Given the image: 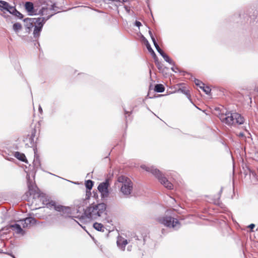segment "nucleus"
Segmentation results:
<instances>
[{"label":"nucleus","instance_id":"nucleus-1","mask_svg":"<svg viewBox=\"0 0 258 258\" xmlns=\"http://www.w3.org/2000/svg\"><path fill=\"white\" fill-rule=\"evenodd\" d=\"M55 13V12L46 17L25 19L24 22L25 23V27H26V31L29 33L32 28L34 27L33 33V37L35 38H38L46 21L53 16Z\"/></svg>","mask_w":258,"mask_h":258},{"label":"nucleus","instance_id":"nucleus-2","mask_svg":"<svg viewBox=\"0 0 258 258\" xmlns=\"http://www.w3.org/2000/svg\"><path fill=\"white\" fill-rule=\"evenodd\" d=\"M218 116L223 123L229 126L242 124L244 122V118L240 114L227 110H223Z\"/></svg>","mask_w":258,"mask_h":258},{"label":"nucleus","instance_id":"nucleus-3","mask_svg":"<svg viewBox=\"0 0 258 258\" xmlns=\"http://www.w3.org/2000/svg\"><path fill=\"white\" fill-rule=\"evenodd\" d=\"M106 206L104 203L91 205L84 211V215L88 219L96 220L105 214Z\"/></svg>","mask_w":258,"mask_h":258},{"label":"nucleus","instance_id":"nucleus-4","mask_svg":"<svg viewBox=\"0 0 258 258\" xmlns=\"http://www.w3.org/2000/svg\"><path fill=\"white\" fill-rule=\"evenodd\" d=\"M141 168L147 172H151L156 178H158L159 182L165 187L168 189L173 188V185L169 180L164 176V175L159 170L155 168L153 166H149L146 165H142Z\"/></svg>","mask_w":258,"mask_h":258},{"label":"nucleus","instance_id":"nucleus-5","mask_svg":"<svg viewBox=\"0 0 258 258\" xmlns=\"http://www.w3.org/2000/svg\"><path fill=\"white\" fill-rule=\"evenodd\" d=\"M115 185L120 188V191L125 196H129L133 190V183L131 180L125 176H118Z\"/></svg>","mask_w":258,"mask_h":258},{"label":"nucleus","instance_id":"nucleus-6","mask_svg":"<svg viewBox=\"0 0 258 258\" xmlns=\"http://www.w3.org/2000/svg\"><path fill=\"white\" fill-rule=\"evenodd\" d=\"M46 206L50 209H54L59 212L60 213L59 215L65 218L71 217V210L69 207L57 205L55 202L52 200L48 201L46 204Z\"/></svg>","mask_w":258,"mask_h":258},{"label":"nucleus","instance_id":"nucleus-7","mask_svg":"<svg viewBox=\"0 0 258 258\" xmlns=\"http://www.w3.org/2000/svg\"><path fill=\"white\" fill-rule=\"evenodd\" d=\"M157 221L160 224L169 228L177 229L180 227V224L178 220L171 216H163L157 218Z\"/></svg>","mask_w":258,"mask_h":258},{"label":"nucleus","instance_id":"nucleus-8","mask_svg":"<svg viewBox=\"0 0 258 258\" xmlns=\"http://www.w3.org/2000/svg\"><path fill=\"white\" fill-rule=\"evenodd\" d=\"M55 8L56 7L54 4L50 6L48 4L45 5L41 7V8H38V13L39 14H37V15L43 16L48 15L47 17H48L54 12H55L54 14H55L58 12V11L55 9Z\"/></svg>","mask_w":258,"mask_h":258},{"label":"nucleus","instance_id":"nucleus-9","mask_svg":"<svg viewBox=\"0 0 258 258\" xmlns=\"http://www.w3.org/2000/svg\"><path fill=\"white\" fill-rule=\"evenodd\" d=\"M109 185L108 179H107L104 182L100 183L98 186V189L101 192L103 198H107L109 195L108 186Z\"/></svg>","mask_w":258,"mask_h":258},{"label":"nucleus","instance_id":"nucleus-10","mask_svg":"<svg viewBox=\"0 0 258 258\" xmlns=\"http://www.w3.org/2000/svg\"><path fill=\"white\" fill-rule=\"evenodd\" d=\"M25 7L30 15H37L39 7L31 2L25 3Z\"/></svg>","mask_w":258,"mask_h":258},{"label":"nucleus","instance_id":"nucleus-11","mask_svg":"<svg viewBox=\"0 0 258 258\" xmlns=\"http://www.w3.org/2000/svg\"><path fill=\"white\" fill-rule=\"evenodd\" d=\"M27 179L30 195H34V196L36 195L37 197H40L41 194H40L38 191V188L33 184V182L30 180V176L28 175H27Z\"/></svg>","mask_w":258,"mask_h":258},{"label":"nucleus","instance_id":"nucleus-12","mask_svg":"<svg viewBox=\"0 0 258 258\" xmlns=\"http://www.w3.org/2000/svg\"><path fill=\"white\" fill-rule=\"evenodd\" d=\"M23 228L30 227L31 225L36 223V220L33 217H27L25 219L21 220Z\"/></svg>","mask_w":258,"mask_h":258},{"label":"nucleus","instance_id":"nucleus-13","mask_svg":"<svg viewBox=\"0 0 258 258\" xmlns=\"http://www.w3.org/2000/svg\"><path fill=\"white\" fill-rule=\"evenodd\" d=\"M11 229L17 234L24 235L25 233V231L21 228V226L17 223L11 224L10 225Z\"/></svg>","mask_w":258,"mask_h":258},{"label":"nucleus","instance_id":"nucleus-14","mask_svg":"<svg viewBox=\"0 0 258 258\" xmlns=\"http://www.w3.org/2000/svg\"><path fill=\"white\" fill-rule=\"evenodd\" d=\"M116 242L117 246L121 250H124L125 246L128 243L127 240L121 236H118L117 237Z\"/></svg>","mask_w":258,"mask_h":258},{"label":"nucleus","instance_id":"nucleus-15","mask_svg":"<svg viewBox=\"0 0 258 258\" xmlns=\"http://www.w3.org/2000/svg\"><path fill=\"white\" fill-rule=\"evenodd\" d=\"M13 6H10L9 4L4 1H0V10L3 12L7 11L10 13L13 9Z\"/></svg>","mask_w":258,"mask_h":258},{"label":"nucleus","instance_id":"nucleus-16","mask_svg":"<svg viewBox=\"0 0 258 258\" xmlns=\"http://www.w3.org/2000/svg\"><path fill=\"white\" fill-rule=\"evenodd\" d=\"M10 14L13 15L14 16L18 17V18L21 19L23 18V15L18 12L15 8V7H13V9L10 12Z\"/></svg>","mask_w":258,"mask_h":258},{"label":"nucleus","instance_id":"nucleus-17","mask_svg":"<svg viewBox=\"0 0 258 258\" xmlns=\"http://www.w3.org/2000/svg\"><path fill=\"white\" fill-rule=\"evenodd\" d=\"M15 157L19 159L20 161L25 162V160H26V156L25 155L19 152H16L15 153Z\"/></svg>","mask_w":258,"mask_h":258},{"label":"nucleus","instance_id":"nucleus-18","mask_svg":"<svg viewBox=\"0 0 258 258\" xmlns=\"http://www.w3.org/2000/svg\"><path fill=\"white\" fill-rule=\"evenodd\" d=\"M93 227L96 229L97 230V231H102L103 232L104 231V229H105V227H104V226L101 224V223H95L94 224H93Z\"/></svg>","mask_w":258,"mask_h":258},{"label":"nucleus","instance_id":"nucleus-19","mask_svg":"<svg viewBox=\"0 0 258 258\" xmlns=\"http://www.w3.org/2000/svg\"><path fill=\"white\" fill-rule=\"evenodd\" d=\"M154 90H155V91H156L158 93H162L164 91L165 88H164V86L162 84H156L155 86Z\"/></svg>","mask_w":258,"mask_h":258},{"label":"nucleus","instance_id":"nucleus-20","mask_svg":"<svg viewBox=\"0 0 258 258\" xmlns=\"http://www.w3.org/2000/svg\"><path fill=\"white\" fill-rule=\"evenodd\" d=\"M22 25L19 23H16L14 24L13 26V29L16 33L19 32V31L22 29Z\"/></svg>","mask_w":258,"mask_h":258},{"label":"nucleus","instance_id":"nucleus-21","mask_svg":"<svg viewBox=\"0 0 258 258\" xmlns=\"http://www.w3.org/2000/svg\"><path fill=\"white\" fill-rule=\"evenodd\" d=\"M153 44L156 49L161 56L165 53L160 48L156 40L154 41Z\"/></svg>","mask_w":258,"mask_h":258},{"label":"nucleus","instance_id":"nucleus-22","mask_svg":"<svg viewBox=\"0 0 258 258\" xmlns=\"http://www.w3.org/2000/svg\"><path fill=\"white\" fill-rule=\"evenodd\" d=\"M162 56L163 57L164 60L166 62H168L169 64H172V65H174V64L173 61L165 53L164 54H163L162 55Z\"/></svg>","mask_w":258,"mask_h":258},{"label":"nucleus","instance_id":"nucleus-23","mask_svg":"<svg viewBox=\"0 0 258 258\" xmlns=\"http://www.w3.org/2000/svg\"><path fill=\"white\" fill-rule=\"evenodd\" d=\"M93 184H94L93 181L91 180H88L86 181V182H85L86 187L87 189H89V190H90L92 188Z\"/></svg>","mask_w":258,"mask_h":258},{"label":"nucleus","instance_id":"nucleus-24","mask_svg":"<svg viewBox=\"0 0 258 258\" xmlns=\"http://www.w3.org/2000/svg\"><path fill=\"white\" fill-rule=\"evenodd\" d=\"M201 89L203 90V91L205 92V93L207 95H209L211 92V89L208 86H205V85H203L202 86V88H201Z\"/></svg>","mask_w":258,"mask_h":258},{"label":"nucleus","instance_id":"nucleus-25","mask_svg":"<svg viewBox=\"0 0 258 258\" xmlns=\"http://www.w3.org/2000/svg\"><path fill=\"white\" fill-rule=\"evenodd\" d=\"M146 47H147V48L148 50V51L151 53H154V56L155 57H156V54H155V52L154 51V50H153L152 47H151L150 44H149V42L147 40V42H146Z\"/></svg>","mask_w":258,"mask_h":258},{"label":"nucleus","instance_id":"nucleus-26","mask_svg":"<svg viewBox=\"0 0 258 258\" xmlns=\"http://www.w3.org/2000/svg\"><path fill=\"white\" fill-rule=\"evenodd\" d=\"M195 84L199 86L200 88H202V86L205 85V84L200 80L195 79L194 80Z\"/></svg>","mask_w":258,"mask_h":258},{"label":"nucleus","instance_id":"nucleus-27","mask_svg":"<svg viewBox=\"0 0 258 258\" xmlns=\"http://www.w3.org/2000/svg\"><path fill=\"white\" fill-rule=\"evenodd\" d=\"M179 92H180L184 94H185L188 97H189L188 91L185 90L184 88H180L178 90Z\"/></svg>","mask_w":258,"mask_h":258},{"label":"nucleus","instance_id":"nucleus-28","mask_svg":"<svg viewBox=\"0 0 258 258\" xmlns=\"http://www.w3.org/2000/svg\"><path fill=\"white\" fill-rule=\"evenodd\" d=\"M149 34L151 37V38L153 41V43H154V41L156 40H155V38H154L152 32L150 30L149 31Z\"/></svg>","mask_w":258,"mask_h":258},{"label":"nucleus","instance_id":"nucleus-29","mask_svg":"<svg viewBox=\"0 0 258 258\" xmlns=\"http://www.w3.org/2000/svg\"><path fill=\"white\" fill-rule=\"evenodd\" d=\"M141 23L139 21H136L135 22V25L137 27H138L139 28L141 26Z\"/></svg>","mask_w":258,"mask_h":258},{"label":"nucleus","instance_id":"nucleus-30","mask_svg":"<svg viewBox=\"0 0 258 258\" xmlns=\"http://www.w3.org/2000/svg\"><path fill=\"white\" fill-rule=\"evenodd\" d=\"M35 131L34 130L32 132L31 136V139L32 140H33V138L35 137Z\"/></svg>","mask_w":258,"mask_h":258},{"label":"nucleus","instance_id":"nucleus-31","mask_svg":"<svg viewBox=\"0 0 258 258\" xmlns=\"http://www.w3.org/2000/svg\"><path fill=\"white\" fill-rule=\"evenodd\" d=\"M255 227V225L254 224H251L248 226V227L250 228V229H252Z\"/></svg>","mask_w":258,"mask_h":258},{"label":"nucleus","instance_id":"nucleus-32","mask_svg":"<svg viewBox=\"0 0 258 258\" xmlns=\"http://www.w3.org/2000/svg\"><path fill=\"white\" fill-rule=\"evenodd\" d=\"M38 110H39V112L40 113H42V109L40 105H39V108H38Z\"/></svg>","mask_w":258,"mask_h":258},{"label":"nucleus","instance_id":"nucleus-33","mask_svg":"<svg viewBox=\"0 0 258 258\" xmlns=\"http://www.w3.org/2000/svg\"><path fill=\"white\" fill-rule=\"evenodd\" d=\"M73 220V221L76 222V223H77L78 224H79V225L81 226V225L76 220H74V219H72Z\"/></svg>","mask_w":258,"mask_h":258},{"label":"nucleus","instance_id":"nucleus-34","mask_svg":"<svg viewBox=\"0 0 258 258\" xmlns=\"http://www.w3.org/2000/svg\"><path fill=\"white\" fill-rule=\"evenodd\" d=\"M128 0H118L120 2H127Z\"/></svg>","mask_w":258,"mask_h":258},{"label":"nucleus","instance_id":"nucleus-35","mask_svg":"<svg viewBox=\"0 0 258 258\" xmlns=\"http://www.w3.org/2000/svg\"><path fill=\"white\" fill-rule=\"evenodd\" d=\"M79 219L81 221H82V220L84 219V216H82L81 217L79 218Z\"/></svg>","mask_w":258,"mask_h":258},{"label":"nucleus","instance_id":"nucleus-36","mask_svg":"<svg viewBox=\"0 0 258 258\" xmlns=\"http://www.w3.org/2000/svg\"><path fill=\"white\" fill-rule=\"evenodd\" d=\"M239 136L240 137H243L244 136V134H243V133H240L239 134Z\"/></svg>","mask_w":258,"mask_h":258},{"label":"nucleus","instance_id":"nucleus-37","mask_svg":"<svg viewBox=\"0 0 258 258\" xmlns=\"http://www.w3.org/2000/svg\"><path fill=\"white\" fill-rule=\"evenodd\" d=\"M152 55L153 56V57L155 59L156 58H157V56H156V57H155L154 56V53H151Z\"/></svg>","mask_w":258,"mask_h":258},{"label":"nucleus","instance_id":"nucleus-38","mask_svg":"<svg viewBox=\"0 0 258 258\" xmlns=\"http://www.w3.org/2000/svg\"><path fill=\"white\" fill-rule=\"evenodd\" d=\"M171 70L173 71V72H175V69H174V68H171Z\"/></svg>","mask_w":258,"mask_h":258},{"label":"nucleus","instance_id":"nucleus-39","mask_svg":"<svg viewBox=\"0 0 258 258\" xmlns=\"http://www.w3.org/2000/svg\"><path fill=\"white\" fill-rule=\"evenodd\" d=\"M127 113H130V112H127V111H125V115H126V114H127Z\"/></svg>","mask_w":258,"mask_h":258},{"label":"nucleus","instance_id":"nucleus-40","mask_svg":"<svg viewBox=\"0 0 258 258\" xmlns=\"http://www.w3.org/2000/svg\"><path fill=\"white\" fill-rule=\"evenodd\" d=\"M222 189H223V188L222 187V188H221L220 191V194H221V193L222 192Z\"/></svg>","mask_w":258,"mask_h":258}]
</instances>
